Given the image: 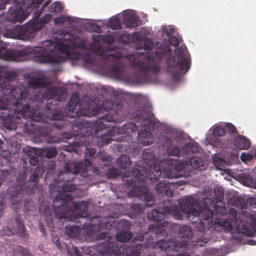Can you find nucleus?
Returning <instances> with one entry per match:
<instances>
[{"label": "nucleus", "mask_w": 256, "mask_h": 256, "mask_svg": "<svg viewBox=\"0 0 256 256\" xmlns=\"http://www.w3.org/2000/svg\"><path fill=\"white\" fill-rule=\"evenodd\" d=\"M168 154L170 156L180 157L182 155V148L179 146H174L172 148L168 150Z\"/></svg>", "instance_id": "obj_42"}, {"label": "nucleus", "mask_w": 256, "mask_h": 256, "mask_svg": "<svg viewBox=\"0 0 256 256\" xmlns=\"http://www.w3.org/2000/svg\"><path fill=\"white\" fill-rule=\"evenodd\" d=\"M233 205L240 208L242 211L246 209V204L244 200L238 197L234 198L232 200Z\"/></svg>", "instance_id": "obj_39"}, {"label": "nucleus", "mask_w": 256, "mask_h": 256, "mask_svg": "<svg viewBox=\"0 0 256 256\" xmlns=\"http://www.w3.org/2000/svg\"><path fill=\"white\" fill-rule=\"evenodd\" d=\"M198 148L197 144L188 143L182 148V155L188 156L190 154L196 153L198 152Z\"/></svg>", "instance_id": "obj_31"}, {"label": "nucleus", "mask_w": 256, "mask_h": 256, "mask_svg": "<svg viewBox=\"0 0 256 256\" xmlns=\"http://www.w3.org/2000/svg\"><path fill=\"white\" fill-rule=\"evenodd\" d=\"M249 202L252 206L256 208V198H252L249 199Z\"/></svg>", "instance_id": "obj_61"}, {"label": "nucleus", "mask_w": 256, "mask_h": 256, "mask_svg": "<svg viewBox=\"0 0 256 256\" xmlns=\"http://www.w3.org/2000/svg\"><path fill=\"white\" fill-rule=\"evenodd\" d=\"M134 122H129L124 124L122 127L112 126L106 132L98 137L97 144L102 147L110 144L112 140V137L116 134H126L132 136V133H134L138 130V128L142 129L138 132L139 142L148 146L153 142L154 135L152 131L158 128L160 126V122L156 118L152 110L149 108H142L134 112L131 116Z\"/></svg>", "instance_id": "obj_5"}, {"label": "nucleus", "mask_w": 256, "mask_h": 256, "mask_svg": "<svg viewBox=\"0 0 256 256\" xmlns=\"http://www.w3.org/2000/svg\"><path fill=\"white\" fill-rule=\"evenodd\" d=\"M131 160L130 157L126 154L122 155L117 160L118 165L120 168L125 169L130 166Z\"/></svg>", "instance_id": "obj_34"}, {"label": "nucleus", "mask_w": 256, "mask_h": 256, "mask_svg": "<svg viewBox=\"0 0 256 256\" xmlns=\"http://www.w3.org/2000/svg\"><path fill=\"white\" fill-rule=\"evenodd\" d=\"M124 70L123 66L119 64L113 65L110 68V72L112 74L118 78H122Z\"/></svg>", "instance_id": "obj_33"}, {"label": "nucleus", "mask_w": 256, "mask_h": 256, "mask_svg": "<svg viewBox=\"0 0 256 256\" xmlns=\"http://www.w3.org/2000/svg\"><path fill=\"white\" fill-rule=\"evenodd\" d=\"M224 128L228 130V132L230 134H236L238 132L236 128L231 123H226L225 124Z\"/></svg>", "instance_id": "obj_49"}, {"label": "nucleus", "mask_w": 256, "mask_h": 256, "mask_svg": "<svg viewBox=\"0 0 256 256\" xmlns=\"http://www.w3.org/2000/svg\"><path fill=\"white\" fill-rule=\"evenodd\" d=\"M154 46V42L152 41L148 38H146L144 40L143 47L146 50H151Z\"/></svg>", "instance_id": "obj_48"}, {"label": "nucleus", "mask_w": 256, "mask_h": 256, "mask_svg": "<svg viewBox=\"0 0 256 256\" xmlns=\"http://www.w3.org/2000/svg\"><path fill=\"white\" fill-rule=\"evenodd\" d=\"M253 158L254 156L250 154H246L245 152H242L240 156L241 160L245 162L251 161Z\"/></svg>", "instance_id": "obj_52"}, {"label": "nucleus", "mask_w": 256, "mask_h": 256, "mask_svg": "<svg viewBox=\"0 0 256 256\" xmlns=\"http://www.w3.org/2000/svg\"><path fill=\"white\" fill-rule=\"evenodd\" d=\"M64 22L71 23L73 22L72 18L70 16H60L54 19V22L56 24H62Z\"/></svg>", "instance_id": "obj_47"}, {"label": "nucleus", "mask_w": 256, "mask_h": 256, "mask_svg": "<svg viewBox=\"0 0 256 256\" xmlns=\"http://www.w3.org/2000/svg\"><path fill=\"white\" fill-rule=\"evenodd\" d=\"M230 220L234 221V226L236 229V232L238 234H243L248 236H253L254 232L250 229L248 228L245 224V218L248 216L251 218V216L246 212L242 211L238 218V212L234 208H230L228 211Z\"/></svg>", "instance_id": "obj_16"}, {"label": "nucleus", "mask_w": 256, "mask_h": 256, "mask_svg": "<svg viewBox=\"0 0 256 256\" xmlns=\"http://www.w3.org/2000/svg\"><path fill=\"white\" fill-rule=\"evenodd\" d=\"M116 218L108 216L102 218L96 216L90 219L88 223L84 222L83 225H68L65 228L66 234L70 238L79 237L82 231L84 232V236L88 237L93 236L96 232L104 230L100 232L97 236L98 239L103 240L108 238V233L106 231L112 230L116 226Z\"/></svg>", "instance_id": "obj_9"}, {"label": "nucleus", "mask_w": 256, "mask_h": 256, "mask_svg": "<svg viewBox=\"0 0 256 256\" xmlns=\"http://www.w3.org/2000/svg\"><path fill=\"white\" fill-rule=\"evenodd\" d=\"M214 210L216 213L219 214L221 215L225 214L227 211L226 209L224 206H219L216 205L214 206Z\"/></svg>", "instance_id": "obj_54"}, {"label": "nucleus", "mask_w": 256, "mask_h": 256, "mask_svg": "<svg viewBox=\"0 0 256 256\" xmlns=\"http://www.w3.org/2000/svg\"><path fill=\"white\" fill-rule=\"evenodd\" d=\"M180 39L175 36H170L169 38V43L170 45L176 46L180 44Z\"/></svg>", "instance_id": "obj_53"}, {"label": "nucleus", "mask_w": 256, "mask_h": 256, "mask_svg": "<svg viewBox=\"0 0 256 256\" xmlns=\"http://www.w3.org/2000/svg\"><path fill=\"white\" fill-rule=\"evenodd\" d=\"M33 151L36 155L40 157H46L51 158L56 156L57 150L56 148H33Z\"/></svg>", "instance_id": "obj_23"}, {"label": "nucleus", "mask_w": 256, "mask_h": 256, "mask_svg": "<svg viewBox=\"0 0 256 256\" xmlns=\"http://www.w3.org/2000/svg\"><path fill=\"white\" fill-rule=\"evenodd\" d=\"M16 223L17 225L16 229H11L9 227H4L2 229V234H4L10 236L14 234H20L22 236L25 235V226L22 218L19 216H17L15 219Z\"/></svg>", "instance_id": "obj_19"}, {"label": "nucleus", "mask_w": 256, "mask_h": 256, "mask_svg": "<svg viewBox=\"0 0 256 256\" xmlns=\"http://www.w3.org/2000/svg\"><path fill=\"white\" fill-rule=\"evenodd\" d=\"M119 174L120 172L118 170L114 168H109L106 172V178L109 179L115 178Z\"/></svg>", "instance_id": "obj_44"}, {"label": "nucleus", "mask_w": 256, "mask_h": 256, "mask_svg": "<svg viewBox=\"0 0 256 256\" xmlns=\"http://www.w3.org/2000/svg\"><path fill=\"white\" fill-rule=\"evenodd\" d=\"M72 250L73 252L70 254L68 252V254H70L68 256H82L76 247L73 246L72 247Z\"/></svg>", "instance_id": "obj_55"}, {"label": "nucleus", "mask_w": 256, "mask_h": 256, "mask_svg": "<svg viewBox=\"0 0 256 256\" xmlns=\"http://www.w3.org/2000/svg\"><path fill=\"white\" fill-rule=\"evenodd\" d=\"M39 210L41 216L43 217H44V220L46 222L48 225L50 226L52 223V212L50 206L41 204L40 206Z\"/></svg>", "instance_id": "obj_29"}, {"label": "nucleus", "mask_w": 256, "mask_h": 256, "mask_svg": "<svg viewBox=\"0 0 256 256\" xmlns=\"http://www.w3.org/2000/svg\"><path fill=\"white\" fill-rule=\"evenodd\" d=\"M152 240L154 241V238H150L144 244L138 242L136 244H131L128 246L125 244L106 241L98 246V250L100 256H140L141 253L144 252V249L157 248L148 246L152 244ZM156 242H154V244Z\"/></svg>", "instance_id": "obj_11"}, {"label": "nucleus", "mask_w": 256, "mask_h": 256, "mask_svg": "<svg viewBox=\"0 0 256 256\" xmlns=\"http://www.w3.org/2000/svg\"><path fill=\"white\" fill-rule=\"evenodd\" d=\"M148 229L150 230H152L154 231L156 233V238H161L163 237V238H165V236L167 235V232H166V230L164 228H157L156 225L152 224H150L148 226Z\"/></svg>", "instance_id": "obj_36"}, {"label": "nucleus", "mask_w": 256, "mask_h": 256, "mask_svg": "<svg viewBox=\"0 0 256 256\" xmlns=\"http://www.w3.org/2000/svg\"><path fill=\"white\" fill-rule=\"evenodd\" d=\"M173 182H170L168 180H164L159 182L156 187V191L157 193L164 194L169 197L172 196L174 192L170 189V184H174Z\"/></svg>", "instance_id": "obj_21"}, {"label": "nucleus", "mask_w": 256, "mask_h": 256, "mask_svg": "<svg viewBox=\"0 0 256 256\" xmlns=\"http://www.w3.org/2000/svg\"><path fill=\"white\" fill-rule=\"evenodd\" d=\"M212 132L214 135L215 136H222L225 134L226 130L224 127L220 126H218L214 128Z\"/></svg>", "instance_id": "obj_45"}, {"label": "nucleus", "mask_w": 256, "mask_h": 256, "mask_svg": "<svg viewBox=\"0 0 256 256\" xmlns=\"http://www.w3.org/2000/svg\"><path fill=\"white\" fill-rule=\"evenodd\" d=\"M133 234L130 231H119L116 234V240L120 242H127L130 240Z\"/></svg>", "instance_id": "obj_32"}, {"label": "nucleus", "mask_w": 256, "mask_h": 256, "mask_svg": "<svg viewBox=\"0 0 256 256\" xmlns=\"http://www.w3.org/2000/svg\"><path fill=\"white\" fill-rule=\"evenodd\" d=\"M233 222L232 220H223L220 218H216L214 224V228L216 230H225L230 232L232 230Z\"/></svg>", "instance_id": "obj_24"}, {"label": "nucleus", "mask_w": 256, "mask_h": 256, "mask_svg": "<svg viewBox=\"0 0 256 256\" xmlns=\"http://www.w3.org/2000/svg\"><path fill=\"white\" fill-rule=\"evenodd\" d=\"M12 256H32L28 250L20 246L16 245L12 250Z\"/></svg>", "instance_id": "obj_37"}, {"label": "nucleus", "mask_w": 256, "mask_h": 256, "mask_svg": "<svg viewBox=\"0 0 256 256\" xmlns=\"http://www.w3.org/2000/svg\"><path fill=\"white\" fill-rule=\"evenodd\" d=\"M145 208L141 204H133L131 206V210L134 214H141L144 211Z\"/></svg>", "instance_id": "obj_43"}, {"label": "nucleus", "mask_w": 256, "mask_h": 256, "mask_svg": "<svg viewBox=\"0 0 256 256\" xmlns=\"http://www.w3.org/2000/svg\"><path fill=\"white\" fill-rule=\"evenodd\" d=\"M0 58L7 61L16 60L15 52L10 50H6L2 40H0Z\"/></svg>", "instance_id": "obj_27"}, {"label": "nucleus", "mask_w": 256, "mask_h": 256, "mask_svg": "<svg viewBox=\"0 0 256 256\" xmlns=\"http://www.w3.org/2000/svg\"><path fill=\"white\" fill-rule=\"evenodd\" d=\"M42 2V0H22L20 2L17 0H0V10H4L8 4H12V6L8 9L6 17L8 21L12 23L22 22L31 12H34L31 22L24 26H16L12 30H6L4 36L22 40L32 38L35 33L52 18L51 14H47L40 20L38 19L43 10L50 2V0L46 2L40 9Z\"/></svg>", "instance_id": "obj_3"}, {"label": "nucleus", "mask_w": 256, "mask_h": 256, "mask_svg": "<svg viewBox=\"0 0 256 256\" xmlns=\"http://www.w3.org/2000/svg\"><path fill=\"white\" fill-rule=\"evenodd\" d=\"M87 138L86 137H82L81 140H79L76 138L72 143H70L68 146L65 150L68 152H78L77 148L84 146L86 150V156L92 157L96 153V150L94 148H88L85 143V141Z\"/></svg>", "instance_id": "obj_18"}, {"label": "nucleus", "mask_w": 256, "mask_h": 256, "mask_svg": "<svg viewBox=\"0 0 256 256\" xmlns=\"http://www.w3.org/2000/svg\"><path fill=\"white\" fill-rule=\"evenodd\" d=\"M26 178V172H20L16 177V187H11L8 190V193L10 195V200L13 206L18 204L22 200Z\"/></svg>", "instance_id": "obj_17"}, {"label": "nucleus", "mask_w": 256, "mask_h": 256, "mask_svg": "<svg viewBox=\"0 0 256 256\" xmlns=\"http://www.w3.org/2000/svg\"><path fill=\"white\" fill-rule=\"evenodd\" d=\"M16 74L12 72H8L0 76V118L4 109L12 110L14 104L11 102L14 98L20 100L28 94V90L22 86L6 84L8 82L14 80Z\"/></svg>", "instance_id": "obj_10"}, {"label": "nucleus", "mask_w": 256, "mask_h": 256, "mask_svg": "<svg viewBox=\"0 0 256 256\" xmlns=\"http://www.w3.org/2000/svg\"><path fill=\"white\" fill-rule=\"evenodd\" d=\"M102 40L104 43L110 44L114 42L115 38L112 35L108 34L103 36Z\"/></svg>", "instance_id": "obj_50"}, {"label": "nucleus", "mask_w": 256, "mask_h": 256, "mask_svg": "<svg viewBox=\"0 0 256 256\" xmlns=\"http://www.w3.org/2000/svg\"><path fill=\"white\" fill-rule=\"evenodd\" d=\"M144 236L142 234H138L134 238V240H132V244H136L135 243V241L142 242L144 240Z\"/></svg>", "instance_id": "obj_57"}, {"label": "nucleus", "mask_w": 256, "mask_h": 256, "mask_svg": "<svg viewBox=\"0 0 256 256\" xmlns=\"http://www.w3.org/2000/svg\"><path fill=\"white\" fill-rule=\"evenodd\" d=\"M92 28L96 32H100L101 31V28L97 24H92Z\"/></svg>", "instance_id": "obj_59"}, {"label": "nucleus", "mask_w": 256, "mask_h": 256, "mask_svg": "<svg viewBox=\"0 0 256 256\" xmlns=\"http://www.w3.org/2000/svg\"><path fill=\"white\" fill-rule=\"evenodd\" d=\"M151 170L145 166H137L132 171H126L122 176V181L128 186L133 187L128 193V197L142 198L146 202V206L150 207L154 205L153 195L148 192L145 186V180L150 178Z\"/></svg>", "instance_id": "obj_8"}, {"label": "nucleus", "mask_w": 256, "mask_h": 256, "mask_svg": "<svg viewBox=\"0 0 256 256\" xmlns=\"http://www.w3.org/2000/svg\"><path fill=\"white\" fill-rule=\"evenodd\" d=\"M91 165V162L86 158L84 162L66 163L59 171L58 181L50 184L49 188L50 192L53 190L58 192L52 204V212L56 218L66 220L75 221L79 218L90 219L88 213V204L84 201L76 202L72 197L66 192H71L76 190V186L70 183L72 182L76 174L82 172L84 178L88 176V166Z\"/></svg>", "instance_id": "obj_2"}, {"label": "nucleus", "mask_w": 256, "mask_h": 256, "mask_svg": "<svg viewBox=\"0 0 256 256\" xmlns=\"http://www.w3.org/2000/svg\"><path fill=\"white\" fill-rule=\"evenodd\" d=\"M65 91L56 86H50L42 92L39 91L31 98L28 94L20 100L14 98L11 102L14 104L12 110L4 109L1 115L2 122L6 128L12 130L16 127V120L21 118H30V124L26 123L25 130L28 133L37 134L44 137L52 130L49 122L60 120L62 116L54 110L64 98Z\"/></svg>", "instance_id": "obj_1"}, {"label": "nucleus", "mask_w": 256, "mask_h": 256, "mask_svg": "<svg viewBox=\"0 0 256 256\" xmlns=\"http://www.w3.org/2000/svg\"><path fill=\"white\" fill-rule=\"evenodd\" d=\"M180 206L170 204L165 206L168 214H172L176 220H182L183 215L186 214L188 218L193 223H196L198 232H205L212 225L214 212L207 206L200 208L196 200L192 197H187L178 200Z\"/></svg>", "instance_id": "obj_7"}, {"label": "nucleus", "mask_w": 256, "mask_h": 256, "mask_svg": "<svg viewBox=\"0 0 256 256\" xmlns=\"http://www.w3.org/2000/svg\"><path fill=\"white\" fill-rule=\"evenodd\" d=\"M173 228L176 230H178V234L180 238L190 239L192 236V230L188 226H180L176 224L173 226Z\"/></svg>", "instance_id": "obj_26"}, {"label": "nucleus", "mask_w": 256, "mask_h": 256, "mask_svg": "<svg viewBox=\"0 0 256 256\" xmlns=\"http://www.w3.org/2000/svg\"><path fill=\"white\" fill-rule=\"evenodd\" d=\"M189 164L188 161L176 160L174 164H172L170 160L158 162L157 164L154 163L148 168L152 170L149 176L152 180H158L162 174L168 178H177L182 176L178 172L185 170Z\"/></svg>", "instance_id": "obj_12"}, {"label": "nucleus", "mask_w": 256, "mask_h": 256, "mask_svg": "<svg viewBox=\"0 0 256 256\" xmlns=\"http://www.w3.org/2000/svg\"><path fill=\"white\" fill-rule=\"evenodd\" d=\"M166 215L165 210V206L164 208H154L147 214L148 218L152 221H161Z\"/></svg>", "instance_id": "obj_25"}, {"label": "nucleus", "mask_w": 256, "mask_h": 256, "mask_svg": "<svg viewBox=\"0 0 256 256\" xmlns=\"http://www.w3.org/2000/svg\"><path fill=\"white\" fill-rule=\"evenodd\" d=\"M122 226H125L127 230H130V224L128 221L122 222Z\"/></svg>", "instance_id": "obj_60"}, {"label": "nucleus", "mask_w": 256, "mask_h": 256, "mask_svg": "<svg viewBox=\"0 0 256 256\" xmlns=\"http://www.w3.org/2000/svg\"><path fill=\"white\" fill-rule=\"evenodd\" d=\"M123 21L128 28L137 27L140 24L141 20L136 15L132 12H126L124 14Z\"/></svg>", "instance_id": "obj_22"}, {"label": "nucleus", "mask_w": 256, "mask_h": 256, "mask_svg": "<svg viewBox=\"0 0 256 256\" xmlns=\"http://www.w3.org/2000/svg\"><path fill=\"white\" fill-rule=\"evenodd\" d=\"M118 40L119 42L124 44H128L130 42L132 38L130 34H123L118 36Z\"/></svg>", "instance_id": "obj_46"}, {"label": "nucleus", "mask_w": 256, "mask_h": 256, "mask_svg": "<svg viewBox=\"0 0 256 256\" xmlns=\"http://www.w3.org/2000/svg\"><path fill=\"white\" fill-rule=\"evenodd\" d=\"M66 110L68 112V116L70 118H78L80 116H90V114H94L92 113L93 110L90 106L86 108H82L77 94H73L72 95L66 106Z\"/></svg>", "instance_id": "obj_15"}, {"label": "nucleus", "mask_w": 256, "mask_h": 256, "mask_svg": "<svg viewBox=\"0 0 256 256\" xmlns=\"http://www.w3.org/2000/svg\"><path fill=\"white\" fill-rule=\"evenodd\" d=\"M188 246V241L184 240H178L174 238L164 240L160 239L156 243L154 244V240H152V244L148 246H152L154 248H158L160 250L164 251L166 253V256H174L172 252H178L181 248H186ZM176 256H190L188 253L180 254Z\"/></svg>", "instance_id": "obj_14"}, {"label": "nucleus", "mask_w": 256, "mask_h": 256, "mask_svg": "<svg viewBox=\"0 0 256 256\" xmlns=\"http://www.w3.org/2000/svg\"><path fill=\"white\" fill-rule=\"evenodd\" d=\"M234 146L240 150H248L250 146V140L246 136L238 135L234 139Z\"/></svg>", "instance_id": "obj_28"}, {"label": "nucleus", "mask_w": 256, "mask_h": 256, "mask_svg": "<svg viewBox=\"0 0 256 256\" xmlns=\"http://www.w3.org/2000/svg\"><path fill=\"white\" fill-rule=\"evenodd\" d=\"M59 142V138L55 136L50 138L48 140V142Z\"/></svg>", "instance_id": "obj_62"}, {"label": "nucleus", "mask_w": 256, "mask_h": 256, "mask_svg": "<svg viewBox=\"0 0 256 256\" xmlns=\"http://www.w3.org/2000/svg\"><path fill=\"white\" fill-rule=\"evenodd\" d=\"M109 26L112 30H120L122 28V23L117 18H112L108 22Z\"/></svg>", "instance_id": "obj_41"}, {"label": "nucleus", "mask_w": 256, "mask_h": 256, "mask_svg": "<svg viewBox=\"0 0 256 256\" xmlns=\"http://www.w3.org/2000/svg\"><path fill=\"white\" fill-rule=\"evenodd\" d=\"M100 56L104 59H108L110 57L116 58L114 54H107L104 52H101L100 54Z\"/></svg>", "instance_id": "obj_58"}, {"label": "nucleus", "mask_w": 256, "mask_h": 256, "mask_svg": "<svg viewBox=\"0 0 256 256\" xmlns=\"http://www.w3.org/2000/svg\"><path fill=\"white\" fill-rule=\"evenodd\" d=\"M189 166L193 167L194 168L202 170L204 166V162L201 158L198 156L190 158L188 160Z\"/></svg>", "instance_id": "obj_35"}, {"label": "nucleus", "mask_w": 256, "mask_h": 256, "mask_svg": "<svg viewBox=\"0 0 256 256\" xmlns=\"http://www.w3.org/2000/svg\"><path fill=\"white\" fill-rule=\"evenodd\" d=\"M39 228H40V230L43 234V235L44 236L46 234L45 229H44V226L42 224L41 222H40V224H39Z\"/></svg>", "instance_id": "obj_64"}, {"label": "nucleus", "mask_w": 256, "mask_h": 256, "mask_svg": "<svg viewBox=\"0 0 256 256\" xmlns=\"http://www.w3.org/2000/svg\"><path fill=\"white\" fill-rule=\"evenodd\" d=\"M28 84L31 88L36 89L46 88L50 84L48 78L44 76L33 77L28 81Z\"/></svg>", "instance_id": "obj_20"}, {"label": "nucleus", "mask_w": 256, "mask_h": 256, "mask_svg": "<svg viewBox=\"0 0 256 256\" xmlns=\"http://www.w3.org/2000/svg\"><path fill=\"white\" fill-rule=\"evenodd\" d=\"M38 156L35 154V155L32 156L30 157L29 162L31 165L36 166L38 162V158L37 157Z\"/></svg>", "instance_id": "obj_56"}, {"label": "nucleus", "mask_w": 256, "mask_h": 256, "mask_svg": "<svg viewBox=\"0 0 256 256\" xmlns=\"http://www.w3.org/2000/svg\"><path fill=\"white\" fill-rule=\"evenodd\" d=\"M44 172V168L42 166H37L34 172L30 178V182H34L32 190L36 188L40 178L42 177Z\"/></svg>", "instance_id": "obj_30"}, {"label": "nucleus", "mask_w": 256, "mask_h": 256, "mask_svg": "<svg viewBox=\"0 0 256 256\" xmlns=\"http://www.w3.org/2000/svg\"><path fill=\"white\" fill-rule=\"evenodd\" d=\"M175 52L176 58L170 56L172 50L170 48L168 45L158 42L155 52L148 54L144 60L132 56L131 64L145 75L140 82H148L149 78L146 75L148 72H159L161 69L160 62L166 56H168L166 61V71L172 75L173 80H180L181 75L185 74L190 68V58L186 46H182L176 48Z\"/></svg>", "instance_id": "obj_4"}, {"label": "nucleus", "mask_w": 256, "mask_h": 256, "mask_svg": "<svg viewBox=\"0 0 256 256\" xmlns=\"http://www.w3.org/2000/svg\"><path fill=\"white\" fill-rule=\"evenodd\" d=\"M63 10V6L59 2L52 3L48 7V11L52 13H60Z\"/></svg>", "instance_id": "obj_38"}, {"label": "nucleus", "mask_w": 256, "mask_h": 256, "mask_svg": "<svg viewBox=\"0 0 256 256\" xmlns=\"http://www.w3.org/2000/svg\"><path fill=\"white\" fill-rule=\"evenodd\" d=\"M52 242L57 246L58 250H62V246L58 236L54 235L52 236Z\"/></svg>", "instance_id": "obj_51"}, {"label": "nucleus", "mask_w": 256, "mask_h": 256, "mask_svg": "<svg viewBox=\"0 0 256 256\" xmlns=\"http://www.w3.org/2000/svg\"><path fill=\"white\" fill-rule=\"evenodd\" d=\"M108 104H109L108 102L102 103V106L107 111V113L102 118H98L94 124L96 134L98 131L102 130L109 126L110 125L108 124V122H111L115 123L120 122L124 120L122 104L118 103L114 106V104L112 101H110V107L107 106Z\"/></svg>", "instance_id": "obj_13"}, {"label": "nucleus", "mask_w": 256, "mask_h": 256, "mask_svg": "<svg viewBox=\"0 0 256 256\" xmlns=\"http://www.w3.org/2000/svg\"><path fill=\"white\" fill-rule=\"evenodd\" d=\"M240 178L242 180L246 179L247 182H250L251 180L250 176L246 174H243L242 176H241Z\"/></svg>", "instance_id": "obj_63"}, {"label": "nucleus", "mask_w": 256, "mask_h": 256, "mask_svg": "<svg viewBox=\"0 0 256 256\" xmlns=\"http://www.w3.org/2000/svg\"><path fill=\"white\" fill-rule=\"evenodd\" d=\"M224 190L221 186L216 187L214 188V195L217 202H222L224 198Z\"/></svg>", "instance_id": "obj_40"}, {"label": "nucleus", "mask_w": 256, "mask_h": 256, "mask_svg": "<svg viewBox=\"0 0 256 256\" xmlns=\"http://www.w3.org/2000/svg\"><path fill=\"white\" fill-rule=\"evenodd\" d=\"M64 40L60 44L50 40L44 42L43 46L34 48L32 51L36 55V60L40 63L60 64L66 59L76 60L81 57L80 52H76V36L70 33L64 35Z\"/></svg>", "instance_id": "obj_6"}]
</instances>
